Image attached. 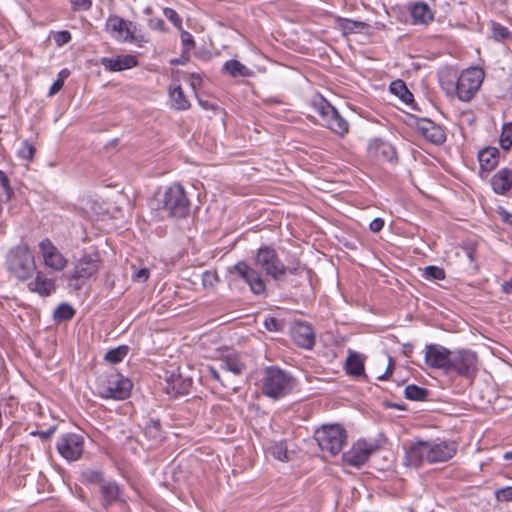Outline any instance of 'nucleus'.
I'll list each match as a JSON object with an SVG mask.
<instances>
[{"label": "nucleus", "instance_id": "54", "mask_svg": "<svg viewBox=\"0 0 512 512\" xmlns=\"http://www.w3.org/2000/svg\"><path fill=\"white\" fill-rule=\"evenodd\" d=\"M75 10H89L92 6V0H71Z\"/></svg>", "mask_w": 512, "mask_h": 512}, {"label": "nucleus", "instance_id": "17", "mask_svg": "<svg viewBox=\"0 0 512 512\" xmlns=\"http://www.w3.org/2000/svg\"><path fill=\"white\" fill-rule=\"evenodd\" d=\"M428 463L447 462L457 452V445L452 441L433 442L427 441Z\"/></svg>", "mask_w": 512, "mask_h": 512}, {"label": "nucleus", "instance_id": "8", "mask_svg": "<svg viewBox=\"0 0 512 512\" xmlns=\"http://www.w3.org/2000/svg\"><path fill=\"white\" fill-rule=\"evenodd\" d=\"M454 372L457 376L474 380L478 373L477 353L470 349H458L452 352L449 373Z\"/></svg>", "mask_w": 512, "mask_h": 512}, {"label": "nucleus", "instance_id": "12", "mask_svg": "<svg viewBox=\"0 0 512 512\" xmlns=\"http://www.w3.org/2000/svg\"><path fill=\"white\" fill-rule=\"evenodd\" d=\"M57 450L67 461H76L83 454L84 438L82 435L76 433L63 434L58 439Z\"/></svg>", "mask_w": 512, "mask_h": 512}, {"label": "nucleus", "instance_id": "35", "mask_svg": "<svg viewBox=\"0 0 512 512\" xmlns=\"http://www.w3.org/2000/svg\"><path fill=\"white\" fill-rule=\"evenodd\" d=\"M75 313V309L70 304L61 303L54 310L53 319L57 323L69 321L74 317Z\"/></svg>", "mask_w": 512, "mask_h": 512}, {"label": "nucleus", "instance_id": "28", "mask_svg": "<svg viewBox=\"0 0 512 512\" xmlns=\"http://www.w3.org/2000/svg\"><path fill=\"white\" fill-rule=\"evenodd\" d=\"M143 434L151 442L150 446L158 445L165 439L164 431L158 419H149L144 426Z\"/></svg>", "mask_w": 512, "mask_h": 512}, {"label": "nucleus", "instance_id": "31", "mask_svg": "<svg viewBox=\"0 0 512 512\" xmlns=\"http://www.w3.org/2000/svg\"><path fill=\"white\" fill-rule=\"evenodd\" d=\"M389 90L405 104H412L414 102L413 94L407 88L406 83L401 79L392 81Z\"/></svg>", "mask_w": 512, "mask_h": 512}, {"label": "nucleus", "instance_id": "23", "mask_svg": "<svg viewBox=\"0 0 512 512\" xmlns=\"http://www.w3.org/2000/svg\"><path fill=\"white\" fill-rule=\"evenodd\" d=\"M192 385L193 380L191 377H183L181 374L172 373L166 380L164 390L168 395L177 397L188 394Z\"/></svg>", "mask_w": 512, "mask_h": 512}, {"label": "nucleus", "instance_id": "33", "mask_svg": "<svg viewBox=\"0 0 512 512\" xmlns=\"http://www.w3.org/2000/svg\"><path fill=\"white\" fill-rule=\"evenodd\" d=\"M172 107L176 110H187L190 108V102L186 98L180 85L170 89L169 91Z\"/></svg>", "mask_w": 512, "mask_h": 512}, {"label": "nucleus", "instance_id": "2", "mask_svg": "<svg viewBox=\"0 0 512 512\" xmlns=\"http://www.w3.org/2000/svg\"><path fill=\"white\" fill-rule=\"evenodd\" d=\"M294 386V378L278 366H269L262 378L263 395L277 400L289 394Z\"/></svg>", "mask_w": 512, "mask_h": 512}, {"label": "nucleus", "instance_id": "59", "mask_svg": "<svg viewBox=\"0 0 512 512\" xmlns=\"http://www.w3.org/2000/svg\"><path fill=\"white\" fill-rule=\"evenodd\" d=\"M301 270H302V267L300 266L299 262H297L295 265H289V266L285 265L284 277L286 276L287 273L292 274V275H298L301 272Z\"/></svg>", "mask_w": 512, "mask_h": 512}, {"label": "nucleus", "instance_id": "39", "mask_svg": "<svg viewBox=\"0 0 512 512\" xmlns=\"http://www.w3.org/2000/svg\"><path fill=\"white\" fill-rule=\"evenodd\" d=\"M499 142L504 150H509L512 147V122L505 123L502 126Z\"/></svg>", "mask_w": 512, "mask_h": 512}, {"label": "nucleus", "instance_id": "42", "mask_svg": "<svg viewBox=\"0 0 512 512\" xmlns=\"http://www.w3.org/2000/svg\"><path fill=\"white\" fill-rule=\"evenodd\" d=\"M13 195V189L10 186V181L7 175L0 170V196H4L9 200Z\"/></svg>", "mask_w": 512, "mask_h": 512}, {"label": "nucleus", "instance_id": "43", "mask_svg": "<svg viewBox=\"0 0 512 512\" xmlns=\"http://www.w3.org/2000/svg\"><path fill=\"white\" fill-rule=\"evenodd\" d=\"M35 154V147L28 140L21 143V147L18 150V156L27 161H31Z\"/></svg>", "mask_w": 512, "mask_h": 512}, {"label": "nucleus", "instance_id": "47", "mask_svg": "<svg viewBox=\"0 0 512 512\" xmlns=\"http://www.w3.org/2000/svg\"><path fill=\"white\" fill-rule=\"evenodd\" d=\"M495 498L499 502H512V486H506L495 491Z\"/></svg>", "mask_w": 512, "mask_h": 512}, {"label": "nucleus", "instance_id": "24", "mask_svg": "<svg viewBox=\"0 0 512 512\" xmlns=\"http://www.w3.org/2000/svg\"><path fill=\"white\" fill-rule=\"evenodd\" d=\"M492 190L498 195H508L512 191V169L501 168L491 178Z\"/></svg>", "mask_w": 512, "mask_h": 512}, {"label": "nucleus", "instance_id": "50", "mask_svg": "<svg viewBox=\"0 0 512 512\" xmlns=\"http://www.w3.org/2000/svg\"><path fill=\"white\" fill-rule=\"evenodd\" d=\"M164 15L165 17L171 21L175 27L181 28L182 27V19L178 15V13L172 9V8H165L164 9Z\"/></svg>", "mask_w": 512, "mask_h": 512}, {"label": "nucleus", "instance_id": "10", "mask_svg": "<svg viewBox=\"0 0 512 512\" xmlns=\"http://www.w3.org/2000/svg\"><path fill=\"white\" fill-rule=\"evenodd\" d=\"M231 274H236L243 279L249 286L250 291L255 295H263L266 292V283L261 274L245 261L237 262L231 269Z\"/></svg>", "mask_w": 512, "mask_h": 512}, {"label": "nucleus", "instance_id": "36", "mask_svg": "<svg viewBox=\"0 0 512 512\" xmlns=\"http://www.w3.org/2000/svg\"><path fill=\"white\" fill-rule=\"evenodd\" d=\"M341 27L344 32V34H352L361 32L367 28H369V24L358 21V20H351V19H342L341 21Z\"/></svg>", "mask_w": 512, "mask_h": 512}, {"label": "nucleus", "instance_id": "52", "mask_svg": "<svg viewBox=\"0 0 512 512\" xmlns=\"http://www.w3.org/2000/svg\"><path fill=\"white\" fill-rule=\"evenodd\" d=\"M501 221L505 224L512 226V214L509 213L504 207L499 206L496 210Z\"/></svg>", "mask_w": 512, "mask_h": 512}, {"label": "nucleus", "instance_id": "40", "mask_svg": "<svg viewBox=\"0 0 512 512\" xmlns=\"http://www.w3.org/2000/svg\"><path fill=\"white\" fill-rule=\"evenodd\" d=\"M493 37L497 41H505L512 38V32L509 29L499 23H492Z\"/></svg>", "mask_w": 512, "mask_h": 512}, {"label": "nucleus", "instance_id": "41", "mask_svg": "<svg viewBox=\"0 0 512 512\" xmlns=\"http://www.w3.org/2000/svg\"><path fill=\"white\" fill-rule=\"evenodd\" d=\"M423 275L427 280H444L446 277L444 269L434 265L425 267Z\"/></svg>", "mask_w": 512, "mask_h": 512}, {"label": "nucleus", "instance_id": "51", "mask_svg": "<svg viewBox=\"0 0 512 512\" xmlns=\"http://www.w3.org/2000/svg\"><path fill=\"white\" fill-rule=\"evenodd\" d=\"M71 33L67 30L56 32L54 35V41L57 46L61 47L71 41Z\"/></svg>", "mask_w": 512, "mask_h": 512}, {"label": "nucleus", "instance_id": "15", "mask_svg": "<svg viewBox=\"0 0 512 512\" xmlns=\"http://www.w3.org/2000/svg\"><path fill=\"white\" fill-rule=\"evenodd\" d=\"M452 352L439 344H428L425 347V362L429 367L442 369L448 374Z\"/></svg>", "mask_w": 512, "mask_h": 512}, {"label": "nucleus", "instance_id": "16", "mask_svg": "<svg viewBox=\"0 0 512 512\" xmlns=\"http://www.w3.org/2000/svg\"><path fill=\"white\" fill-rule=\"evenodd\" d=\"M405 455L403 464L407 467L419 468L423 461L428 462L427 441L416 440L403 445Z\"/></svg>", "mask_w": 512, "mask_h": 512}, {"label": "nucleus", "instance_id": "5", "mask_svg": "<svg viewBox=\"0 0 512 512\" xmlns=\"http://www.w3.org/2000/svg\"><path fill=\"white\" fill-rule=\"evenodd\" d=\"M316 113L321 117L322 125L334 134L344 137L349 132L348 121L324 97L319 96L313 101Z\"/></svg>", "mask_w": 512, "mask_h": 512}, {"label": "nucleus", "instance_id": "37", "mask_svg": "<svg viewBox=\"0 0 512 512\" xmlns=\"http://www.w3.org/2000/svg\"><path fill=\"white\" fill-rule=\"evenodd\" d=\"M128 352L129 347L127 345H120L116 348L109 350L105 354L104 359L112 364H117L124 359Z\"/></svg>", "mask_w": 512, "mask_h": 512}, {"label": "nucleus", "instance_id": "53", "mask_svg": "<svg viewBox=\"0 0 512 512\" xmlns=\"http://www.w3.org/2000/svg\"><path fill=\"white\" fill-rule=\"evenodd\" d=\"M181 40H182L183 46L187 50H189L195 46V41L193 39V36L187 31H182Z\"/></svg>", "mask_w": 512, "mask_h": 512}, {"label": "nucleus", "instance_id": "58", "mask_svg": "<svg viewBox=\"0 0 512 512\" xmlns=\"http://www.w3.org/2000/svg\"><path fill=\"white\" fill-rule=\"evenodd\" d=\"M502 293L506 294L509 298V301L512 302V278L509 281H504L501 284Z\"/></svg>", "mask_w": 512, "mask_h": 512}, {"label": "nucleus", "instance_id": "19", "mask_svg": "<svg viewBox=\"0 0 512 512\" xmlns=\"http://www.w3.org/2000/svg\"><path fill=\"white\" fill-rule=\"evenodd\" d=\"M100 266L98 253L83 255L75 265L71 278H89L94 275Z\"/></svg>", "mask_w": 512, "mask_h": 512}, {"label": "nucleus", "instance_id": "56", "mask_svg": "<svg viewBox=\"0 0 512 512\" xmlns=\"http://www.w3.org/2000/svg\"><path fill=\"white\" fill-rule=\"evenodd\" d=\"M55 430H56V426H52L45 431L37 430V431L32 432L31 434L38 435L42 440H47L54 434Z\"/></svg>", "mask_w": 512, "mask_h": 512}, {"label": "nucleus", "instance_id": "22", "mask_svg": "<svg viewBox=\"0 0 512 512\" xmlns=\"http://www.w3.org/2000/svg\"><path fill=\"white\" fill-rule=\"evenodd\" d=\"M99 493L101 504L105 509L118 503L124 502L121 486L115 481H105L101 484Z\"/></svg>", "mask_w": 512, "mask_h": 512}, {"label": "nucleus", "instance_id": "29", "mask_svg": "<svg viewBox=\"0 0 512 512\" xmlns=\"http://www.w3.org/2000/svg\"><path fill=\"white\" fill-rule=\"evenodd\" d=\"M30 291L37 292L41 296L51 295L56 287L52 279H48L42 273L38 272L35 279L28 284Z\"/></svg>", "mask_w": 512, "mask_h": 512}, {"label": "nucleus", "instance_id": "4", "mask_svg": "<svg viewBox=\"0 0 512 512\" xmlns=\"http://www.w3.org/2000/svg\"><path fill=\"white\" fill-rule=\"evenodd\" d=\"M347 431L339 424H326L316 429L314 439L323 452L335 456L347 443Z\"/></svg>", "mask_w": 512, "mask_h": 512}, {"label": "nucleus", "instance_id": "62", "mask_svg": "<svg viewBox=\"0 0 512 512\" xmlns=\"http://www.w3.org/2000/svg\"><path fill=\"white\" fill-rule=\"evenodd\" d=\"M148 278H149V270L146 268H142V269L138 270L137 273L135 274V279L138 281L144 282Z\"/></svg>", "mask_w": 512, "mask_h": 512}, {"label": "nucleus", "instance_id": "3", "mask_svg": "<svg viewBox=\"0 0 512 512\" xmlns=\"http://www.w3.org/2000/svg\"><path fill=\"white\" fill-rule=\"evenodd\" d=\"M132 382L116 371L103 373L96 379V390L101 398L124 400L129 397Z\"/></svg>", "mask_w": 512, "mask_h": 512}, {"label": "nucleus", "instance_id": "21", "mask_svg": "<svg viewBox=\"0 0 512 512\" xmlns=\"http://www.w3.org/2000/svg\"><path fill=\"white\" fill-rule=\"evenodd\" d=\"M293 341L301 348L311 349L315 344L312 327L305 322H295L291 329Z\"/></svg>", "mask_w": 512, "mask_h": 512}, {"label": "nucleus", "instance_id": "1", "mask_svg": "<svg viewBox=\"0 0 512 512\" xmlns=\"http://www.w3.org/2000/svg\"><path fill=\"white\" fill-rule=\"evenodd\" d=\"M149 205L151 209L159 211L162 217L183 219L190 212V201L180 184L167 187L163 193L158 191Z\"/></svg>", "mask_w": 512, "mask_h": 512}, {"label": "nucleus", "instance_id": "55", "mask_svg": "<svg viewBox=\"0 0 512 512\" xmlns=\"http://www.w3.org/2000/svg\"><path fill=\"white\" fill-rule=\"evenodd\" d=\"M384 227V220L382 218H374L369 225V228L372 232L378 233L380 232Z\"/></svg>", "mask_w": 512, "mask_h": 512}, {"label": "nucleus", "instance_id": "13", "mask_svg": "<svg viewBox=\"0 0 512 512\" xmlns=\"http://www.w3.org/2000/svg\"><path fill=\"white\" fill-rule=\"evenodd\" d=\"M377 449L378 446L374 443L358 440L347 452L343 453L342 459L347 465L360 468Z\"/></svg>", "mask_w": 512, "mask_h": 512}, {"label": "nucleus", "instance_id": "20", "mask_svg": "<svg viewBox=\"0 0 512 512\" xmlns=\"http://www.w3.org/2000/svg\"><path fill=\"white\" fill-rule=\"evenodd\" d=\"M39 248L42 252L44 262L48 267L59 271L66 266L67 260L49 239L42 240L39 244Z\"/></svg>", "mask_w": 512, "mask_h": 512}, {"label": "nucleus", "instance_id": "11", "mask_svg": "<svg viewBox=\"0 0 512 512\" xmlns=\"http://www.w3.org/2000/svg\"><path fill=\"white\" fill-rule=\"evenodd\" d=\"M105 30L113 38L122 42H139L135 36V27L130 21H125L117 15H110L105 23Z\"/></svg>", "mask_w": 512, "mask_h": 512}, {"label": "nucleus", "instance_id": "44", "mask_svg": "<svg viewBox=\"0 0 512 512\" xmlns=\"http://www.w3.org/2000/svg\"><path fill=\"white\" fill-rule=\"evenodd\" d=\"M219 282L216 271L206 270L202 274V285L204 288H214Z\"/></svg>", "mask_w": 512, "mask_h": 512}, {"label": "nucleus", "instance_id": "6", "mask_svg": "<svg viewBox=\"0 0 512 512\" xmlns=\"http://www.w3.org/2000/svg\"><path fill=\"white\" fill-rule=\"evenodd\" d=\"M254 264L273 280H284L285 264L272 246L261 245L255 254Z\"/></svg>", "mask_w": 512, "mask_h": 512}, {"label": "nucleus", "instance_id": "14", "mask_svg": "<svg viewBox=\"0 0 512 512\" xmlns=\"http://www.w3.org/2000/svg\"><path fill=\"white\" fill-rule=\"evenodd\" d=\"M417 132L428 142L440 146L446 141L444 127L428 118L413 117Z\"/></svg>", "mask_w": 512, "mask_h": 512}, {"label": "nucleus", "instance_id": "49", "mask_svg": "<svg viewBox=\"0 0 512 512\" xmlns=\"http://www.w3.org/2000/svg\"><path fill=\"white\" fill-rule=\"evenodd\" d=\"M122 70L131 69L138 63L137 58L133 55L118 56Z\"/></svg>", "mask_w": 512, "mask_h": 512}, {"label": "nucleus", "instance_id": "25", "mask_svg": "<svg viewBox=\"0 0 512 512\" xmlns=\"http://www.w3.org/2000/svg\"><path fill=\"white\" fill-rule=\"evenodd\" d=\"M408 9L414 24L428 25L434 19L431 8L424 1L412 2Z\"/></svg>", "mask_w": 512, "mask_h": 512}, {"label": "nucleus", "instance_id": "64", "mask_svg": "<svg viewBox=\"0 0 512 512\" xmlns=\"http://www.w3.org/2000/svg\"><path fill=\"white\" fill-rule=\"evenodd\" d=\"M70 75V71L67 69V68H64L62 69L59 73H58V77L57 79H62L63 82H65V79L68 78Z\"/></svg>", "mask_w": 512, "mask_h": 512}, {"label": "nucleus", "instance_id": "27", "mask_svg": "<svg viewBox=\"0 0 512 512\" xmlns=\"http://www.w3.org/2000/svg\"><path fill=\"white\" fill-rule=\"evenodd\" d=\"M364 356L357 352H350L345 363L347 375L358 378L366 377L364 368Z\"/></svg>", "mask_w": 512, "mask_h": 512}, {"label": "nucleus", "instance_id": "9", "mask_svg": "<svg viewBox=\"0 0 512 512\" xmlns=\"http://www.w3.org/2000/svg\"><path fill=\"white\" fill-rule=\"evenodd\" d=\"M483 79L484 71L479 67L462 71L455 84L457 97L461 101H470L479 90Z\"/></svg>", "mask_w": 512, "mask_h": 512}, {"label": "nucleus", "instance_id": "57", "mask_svg": "<svg viewBox=\"0 0 512 512\" xmlns=\"http://www.w3.org/2000/svg\"><path fill=\"white\" fill-rule=\"evenodd\" d=\"M394 365H395L394 360L392 358H389V364H388L385 372L383 374L379 375L377 377V379L380 381L386 380L393 373Z\"/></svg>", "mask_w": 512, "mask_h": 512}, {"label": "nucleus", "instance_id": "30", "mask_svg": "<svg viewBox=\"0 0 512 512\" xmlns=\"http://www.w3.org/2000/svg\"><path fill=\"white\" fill-rule=\"evenodd\" d=\"M222 73L228 74L233 78L237 77H252L254 72L242 64L240 61L235 59H230L226 61L221 69Z\"/></svg>", "mask_w": 512, "mask_h": 512}, {"label": "nucleus", "instance_id": "61", "mask_svg": "<svg viewBox=\"0 0 512 512\" xmlns=\"http://www.w3.org/2000/svg\"><path fill=\"white\" fill-rule=\"evenodd\" d=\"M463 250H464L466 256L468 257V259L470 260V262H473L475 259V254H476L475 246L474 245H466L463 247Z\"/></svg>", "mask_w": 512, "mask_h": 512}, {"label": "nucleus", "instance_id": "18", "mask_svg": "<svg viewBox=\"0 0 512 512\" xmlns=\"http://www.w3.org/2000/svg\"><path fill=\"white\" fill-rule=\"evenodd\" d=\"M369 155L379 162L390 164L398 163V154L396 148L385 141L375 139L368 146Z\"/></svg>", "mask_w": 512, "mask_h": 512}, {"label": "nucleus", "instance_id": "45", "mask_svg": "<svg viewBox=\"0 0 512 512\" xmlns=\"http://www.w3.org/2000/svg\"><path fill=\"white\" fill-rule=\"evenodd\" d=\"M272 455L280 461H288L287 446L284 442H280L272 446Z\"/></svg>", "mask_w": 512, "mask_h": 512}, {"label": "nucleus", "instance_id": "7", "mask_svg": "<svg viewBox=\"0 0 512 512\" xmlns=\"http://www.w3.org/2000/svg\"><path fill=\"white\" fill-rule=\"evenodd\" d=\"M7 265L9 271L20 280H27L35 270L34 257L26 245L10 250Z\"/></svg>", "mask_w": 512, "mask_h": 512}, {"label": "nucleus", "instance_id": "60", "mask_svg": "<svg viewBox=\"0 0 512 512\" xmlns=\"http://www.w3.org/2000/svg\"><path fill=\"white\" fill-rule=\"evenodd\" d=\"M64 86V82L62 79H56L50 87L49 95H54L58 93Z\"/></svg>", "mask_w": 512, "mask_h": 512}, {"label": "nucleus", "instance_id": "26", "mask_svg": "<svg viewBox=\"0 0 512 512\" xmlns=\"http://www.w3.org/2000/svg\"><path fill=\"white\" fill-rule=\"evenodd\" d=\"M477 157L480 164V171L488 173L497 167L500 151L496 147H485L478 152Z\"/></svg>", "mask_w": 512, "mask_h": 512}, {"label": "nucleus", "instance_id": "46", "mask_svg": "<svg viewBox=\"0 0 512 512\" xmlns=\"http://www.w3.org/2000/svg\"><path fill=\"white\" fill-rule=\"evenodd\" d=\"M120 60L118 57L116 58H109V57H103L101 58L100 60V64L107 70V71H110V72H118V71H122L121 69V66H120Z\"/></svg>", "mask_w": 512, "mask_h": 512}, {"label": "nucleus", "instance_id": "63", "mask_svg": "<svg viewBox=\"0 0 512 512\" xmlns=\"http://www.w3.org/2000/svg\"><path fill=\"white\" fill-rule=\"evenodd\" d=\"M208 373L215 381H218L223 385L220 374L216 368H214L213 366H209Z\"/></svg>", "mask_w": 512, "mask_h": 512}, {"label": "nucleus", "instance_id": "48", "mask_svg": "<svg viewBox=\"0 0 512 512\" xmlns=\"http://www.w3.org/2000/svg\"><path fill=\"white\" fill-rule=\"evenodd\" d=\"M264 327L271 332L282 330L283 323L275 317H268L264 320Z\"/></svg>", "mask_w": 512, "mask_h": 512}, {"label": "nucleus", "instance_id": "32", "mask_svg": "<svg viewBox=\"0 0 512 512\" xmlns=\"http://www.w3.org/2000/svg\"><path fill=\"white\" fill-rule=\"evenodd\" d=\"M220 368L225 371H230L235 375H240L245 369V364L241 361L239 355L230 354L221 360Z\"/></svg>", "mask_w": 512, "mask_h": 512}, {"label": "nucleus", "instance_id": "38", "mask_svg": "<svg viewBox=\"0 0 512 512\" xmlns=\"http://www.w3.org/2000/svg\"><path fill=\"white\" fill-rule=\"evenodd\" d=\"M82 479L87 484H102L105 482L103 471L100 469L87 468L82 472Z\"/></svg>", "mask_w": 512, "mask_h": 512}, {"label": "nucleus", "instance_id": "34", "mask_svg": "<svg viewBox=\"0 0 512 512\" xmlns=\"http://www.w3.org/2000/svg\"><path fill=\"white\" fill-rule=\"evenodd\" d=\"M404 395L411 401H425L428 398L429 390L416 384H410L405 387Z\"/></svg>", "mask_w": 512, "mask_h": 512}]
</instances>
